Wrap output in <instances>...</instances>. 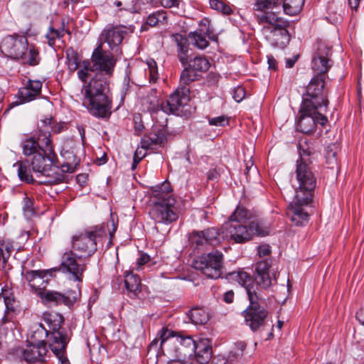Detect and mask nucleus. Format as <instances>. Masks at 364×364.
Segmentation results:
<instances>
[{
	"mask_svg": "<svg viewBox=\"0 0 364 364\" xmlns=\"http://www.w3.org/2000/svg\"><path fill=\"white\" fill-rule=\"evenodd\" d=\"M114 6L119 8L120 11L122 10H129V4L128 1H125L124 0H116L113 3Z\"/></svg>",
	"mask_w": 364,
	"mask_h": 364,
	"instance_id": "60",
	"label": "nucleus"
},
{
	"mask_svg": "<svg viewBox=\"0 0 364 364\" xmlns=\"http://www.w3.org/2000/svg\"><path fill=\"white\" fill-rule=\"evenodd\" d=\"M198 364H208L212 358V346L208 339H200L197 341L196 348L193 351Z\"/></svg>",
	"mask_w": 364,
	"mask_h": 364,
	"instance_id": "27",
	"label": "nucleus"
},
{
	"mask_svg": "<svg viewBox=\"0 0 364 364\" xmlns=\"http://www.w3.org/2000/svg\"><path fill=\"white\" fill-rule=\"evenodd\" d=\"M93 67L96 68L95 74H102L105 78H110L114 72L117 60L114 55L108 50H104L102 45H99L93 51L91 56Z\"/></svg>",
	"mask_w": 364,
	"mask_h": 364,
	"instance_id": "18",
	"label": "nucleus"
},
{
	"mask_svg": "<svg viewBox=\"0 0 364 364\" xmlns=\"http://www.w3.org/2000/svg\"><path fill=\"white\" fill-rule=\"evenodd\" d=\"M321 110L318 108H311L307 110L304 109V105L301 104L296 130L306 134H311L315 131L318 124L324 127L328 120L326 116L321 112Z\"/></svg>",
	"mask_w": 364,
	"mask_h": 364,
	"instance_id": "12",
	"label": "nucleus"
},
{
	"mask_svg": "<svg viewBox=\"0 0 364 364\" xmlns=\"http://www.w3.org/2000/svg\"><path fill=\"white\" fill-rule=\"evenodd\" d=\"M177 46V56L183 65H186L189 58V42L188 39L183 35L176 33L173 36Z\"/></svg>",
	"mask_w": 364,
	"mask_h": 364,
	"instance_id": "30",
	"label": "nucleus"
},
{
	"mask_svg": "<svg viewBox=\"0 0 364 364\" xmlns=\"http://www.w3.org/2000/svg\"><path fill=\"white\" fill-rule=\"evenodd\" d=\"M136 6L139 9L159 6L158 0H136Z\"/></svg>",
	"mask_w": 364,
	"mask_h": 364,
	"instance_id": "48",
	"label": "nucleus"
},
{
	"mask_svg": "<svg viewBox=\"0 0 364 364\" xmlns=\"http://www.w3.org/2000/svg\"><path fill=\"white\" fill-rule=\"evenodd\" d=\"M172 191L167 181L151 188L153 208L150 214L156 223L171 224L178 220V208Z\"/></svg>",
	"mask_w": 364,
	"mask_h": 364,
	"instance_id": "4",
	"label": "nucleus"
},
{
	"mask_svg": "<svg viewBox=\"0 0 364 364\" xmlns=\"http://www.w3.org/2000/svg\"><path fill=\"white\" fill-rule=\"evenodd\" d=\"M180 347H178L179 353L184 358H193V351L196 348L197 341H194L190 336H180L177 338Z\"/></svg>",
	"mask_w": 364,
	"mask_h": 364,
	"instance_id": "33",
	"label": "nucleus"
},
{
	"mask_svg": "<svg viewBox=\"0 0 364 364\" xmlns=\"http://www.w3.org/2000/svg\"><path fill=\"white\" fill-rule=\"evenodd\" d=\"M299 58V55H294L291 58L286 59V68H291L295 65L296 62L298 60Z\"/></svg>",
	"mask_w": 364,
	"mask_h": 364,
	"instance_id": "63",
	"label": "nucleus"
},
{
	"mask_svg": "<svg viewBox=\"0 0 364 364\" xmlns=\"http://www.w3.org/2000/svg\"><path fill=\"white\" fill-rule=\"evenodd\" d=\"M229 220H235L242 224L250 225L251 230L255 228H258L257 230H262V228L269 229L268 227L265 225L264 220L259 216L256 210H249L240 203L232 213Z\"/></svg>",
	"mask_w": 364,
	"mask_h": 364,
	"instance_id": "20",
	"label": "nucleus"
},
{
	"mask_svg": "<svg viewBox=\"0 0 364 364\" xmlns=\"http://www.w3.org/2000/svg\"><path fill=\"white\" fill-rule=\"evenodd\" d=\"M188 38L193 41V44L199 49H205L209 46V42L206 39L208 38L207 35L189 33Z\"/></svg>",
	"mask_w": 364,
	"mask_h": 364,
	"instance_id": "43",
	"label": "nucleus"
},
{
	"mask_svg": "<svg viewBox=\"0 0 364 364\" xmlns=\"http://www.w3.org/2000/svg\"><path fill=\"white\" fill-rule=\"evenodd\" d=\"M16 316L4 311V316L0 321V325L4 326L9 322H14Z\"/></svg>",
	"mask_w": 364,
	"mask_h": 364,
	"instance_id": "59",
	"label": "nucleus"
},
{
	"mask_svg": "<svg viewBox=\"0 0 364 364\" xmlns=\"http://www.w3.org/2000/svg\"><path fill=\"white\" fill-rule=\"evenodd\" d=\"M223 240L220 228H209L203 230H193L188 235V242L191 248L198 252L205 250L208 247L216 246Z\"/></svg>",
	"mask_w": 364,
	"mask_h": 364,
	"instance_id": "14",
	"label": "nucleus"
},
{
	"mask_svg": "<svg viewBox=\"0 0 364 364\" xmlns=\"http://www.w3.org/2000/svg\"><path fill=\"white\" fill-rule=\"evenodd\" d=\"M282 5V0H257L255 4V10L259 11V14L268 12L269 9H280ZM277 14V12L275 11Z\"/></svg>",
	"mask_w": 364,
	"mask_h": 364,
	"instance_id": "38",
	"label": "nucleus"
},
{
	"mask_svg": "<svg viewBox=\"0 0 364 364\" xmlns=\"http://www.w3.org/2000/svg\"><path fill=\"white\" fill-rule=\"evenodd\" d=\"M91 63L92 61L89 60L81 61V68L77 70V77L84 83H87L90 76V72H97L96 68L93 67V64L92 65Z\"/></svg>",
	"mask_w": 364,
	"mask_h": 364,
	"instance_id": "40",
	"label": "nucleus"
},
{
	"mask_svg": "<svg viewBox=\"0 0 364 364\" xmlns=\"http://www.w3.org/2000/svg\"><path fill=\"white\" fill-rule=\"evenodd\" d=\"M0 50L6 57L21 60L23 65L36 66L41 60L39 51L35 46H28L26 37L17 33L4 38L0 43Z\"/></svg>",
	"mask_w": 364,
	"mask_h": 364,
	"instance_id": "6",
	"label": "nucleus"
},
{
	"mask_svg": "<svg viewBox=\"0 0 364 364\" xmlns=\"http://www.w3.org/2000/svg\"><path fill=\"white\" fill-rule=\"evenodd\" d=\"M180 76V84L189 85L191 82L199 80L203 73H205L210 66L209 60L202 55H197L191 59H188L186 65H183Z\"/></svg>",
	"mask_w": 364,
	"mask_h": 364,
	"instance_id": "17",
	"label": "nucleus"
},
{
	"mask_svg": "<svg viewBox=\"0 0 364 364\" xmlns=\"http://www.w3.org/2000/svg\"><path fill=\"white\" fill-rule=\"evenodd\" d=\"M166 141L165 131L163 129H160L156 132H151L141 138V148L153 150L158 145L160 146H164Z\"/></svg>",
	"mask_w": 364,
	"mask_h": 364,
	"instance_id": "28",
	"label": "nucleus"
},
{
	"mask_svg": "<svg viewBox=\"0 0 364 364\" xmlns=\"http://www.w3.org/2000/svg\"><path fill=\"white\" fill-rule=\"evenodd\" d=\"M76 253L73 251L65 252L61 258V263L59 267V270H61L63 273H69L72 275V278L74 281L77 282L80 287L82 279L83 274L86 270L85 264H79L77 262Z\"/></svg>",
	"mask_w": 364,
	"mask_h": 364,
	"instance_id": "21",
	"label": "nucleus"
},
{
	"mask_svg": "<svg viewBox=\"0 0 364 364\" xmlns=\"http://www.w3.org/2000/svg\"><path fill=\"white\" fill-rule=\"evenodd\" d=\"M326 78L323 74H316L311 78L302 96L301 104L304 105V109L318 108L327 111L329 90L326 87Z\"/></svg>",
	"mask_w": 364,
	"mask_h": 364,
	"instance_id": "9",
	"label": "nucleus"
},
{
	"mask_svg": "<svg viewBox=\"0 0 364 364\" xmlns=\"http://www.w3.org/2000/svg\"><path fill=\"white\" fill-rule=\"evenodd\" d=\"M4 301L6 306L5 311L9 312L14 316H16L19 312L18 301L14 297L11 298L9 296L3 295Z\"/></svg>",
	"mask_w": 364,
	"mask_h": 364,
	"instance_id": "42",
	"label": "nucleus"
},
{
	"mask_svg": "<svg viewBox=\"0 0 364 364\" xmlns=\"http://www.w3.org/2000/svg\"><path fill=\"white\" fill-rule=\"evenodd\" d=\"M267 63H268V68L269 70H274V71L277 70L278 63L273 55H267Z\"/></svg>",
	"mask_w": 364,
	"mask_h": 364,
	"instance_id": "61",
	"label": "nucleus"
},
{
	"mask_svg": "<svg viewBox=\"0 0 364 364\" xmlns=\"http://www.w3.org/2000/svg\"><path fill=\"white\" fill-rule=\"evenodd\" d=\"M42 82L40 80H29L26 86L19 89V103L23 104L36 100L41 94Z\"/></svg>",
	"mask_w": 364,
	"mask_h": 364,
	"instance_id": "26",
	"label": "nucleus"
},
{
	"mask_svg": "<svg viewBox=\"0 0 364 364\" xmlns=\"http://www.w3.org/2000/svg\"><path fill=\"white\" fill-rule=\"evenodd\" d=\"M48 352L46 341L42 340L37 343H30L22 352L24 360L29 363L44 362L45 355Z\"/></svg>",
	"mask_w": 364,
	"mask_h": 364,
	"instance_id": "25",
	"label": "nucleus"
},
{
	"mask_svg": "<svg viewBox=\"0 0 364 364\" xmlns=\"http://www.w3.org/2000/svg\"><path fill=\"white\" fill-rule=\"evenodd\" d=\"M235 294L232 290L228 291L223 295V301L227 304L233 302Z\"/></svg>",
	"mask_w": 364,
	"mask_h": 364,
	"instance_id": "62",
	"label": "nucleus"
},
{
	"mask_svg": "<svg viewBox=\"0 0 364 364\" xmlns=\"http://www.w3.org/2000/svg\"><path fill=\"white\" fill-rule=\"evenodd\" d=\"M210 6L211 9L224 14H230L232 12L231 8L220 0H210Z\"/></svg>",
	"mask_w": 364,
	"mask_h": 364,
	"instance_id": "44",
	"label": "nucleus"
},
{
	"mask_svg": "<svg viewBox=\"0 0 364 364\" xmlns=\"http://www.w3.org/2000/svg\"><path fill=\"white\" fill-rule=\"evenodd\" d=\"M124 286L127 294L130 296H136L141 291V279L139 275L133 272H125L124 279Z\"/></svg>",
	"mask_w": 364,
	"mask_h": 364,
	"instance_id": "31",
	"label": "nucleus"
},
{
	"mask_svg": "<svg viewBox=\"0 0 364 364\" xmlns=\"http://www.w3.org/2000/svg\"><path fill=\"white\" fill-rule=\"evenodd\" d=\"M313 199H306L304 197L298 198L294 196L293 201L289 205L287 215L297 226L304 225L309 220V215L303 208L312 202Z\"/></svg>",
	"mask_w": 364,
	"mask_h": 364,
	"instance_id": "23",
	"label": "nucleus"
},
{
	"mask_svg": "<svg viewBox=\"0 0 364 364\" xmlns=\"http://www.w3.org/2000/svg\"><path fill=\"white\" fill-rule=\"evenodd\" d=\"M44 321L48 323L50 330L48 333L61 331L62 330H70L63 326L64 323V318L60 314H44Z\"/></svg>",
	"mask_w": 364,
	"mask_h": 364,
	"instance_id": "34",
	"label": "nucleus"
},
{
	"mask_svg": "<svg viewBox=\"0 0 364 364\" xmlns=\"http://www.w3.org/2000/svg\"><path fill=\"white\" fill-rule=\"evenodd\" d=\"M223 255L219 251L203 254L193 261V267L208 278L218 279L222 274Z\"/></svg>",
	"mask_w": 364,
	"mask_h": 364,
	"instance_id": "11",
	"label": "nucleus"
},
{
	"mask_svg": "<svg viewBox=\"0 0 364 364\" xmlns=\"http://www.w3.org/2000/svg\"><path fill=\"white\" fill-rule=\"evenodd\" d=\"M109 79L95 74L84 86V97L88 112L97 118L109 119L112 114V100L109 95Z\"/></svg>",
	"mask_w": 364,
	"mask_h": 364,
	"instance_id": "3",
	"label": "nucleus"
},
{
	"mask_svg": "<svg viewBox=\"0 0 364 364\" xmlns=\"http://www.w3.org/2000/svg\"><path fill=\"white\" fill-rule=\"evenodd\" d=\"M67 125L65 122L58 123L53 119L52 132L55 134H59L64 130L67 129Z\"/></svg>",
	"mask_w": 364,
	"mask_h": 364,
	"instance_id": "57",
	"label": "nucleus"
},
{
	"mask_svg": "<svg viewBox=\"0 0 364 364\" xmlns=\"http://www.w3.org/2000/svg\"><path fill=\"white\" fill-rule=\"evenodd\" d=\"M57 168V170L53 171V173H62L65 176V173H73L74 171V168L68 163L63 164L60 165L59 164L58 166H55ZM66 181L65 182L68 181V176L66 175Z\"/></svg>",
	"mask_w": 364,
	"mask_h": 364,
	"instance_id": "50",
	"label": "nucleus"
},
{
	"mask_svg": "<svg viewBox=\"0 0 364 364\" xmlns=\"http://www.w3.org/2000/svg\"><path fill=\"white\" fill-rule=\"evenodd\" d=\"M257 252L260 257L268 256L271 254L270 246L269 245H266V244L259 245L257 247Z\"/></svg>",
	"mask_w": 364,
	"mask_h": 364,
	"instance_id": "56",
	"label": "nucleus"
},
{
	"mask_svg": "<svg viewBox=\"0 0 364 364\" xmlns=\"http://www.w3.org/2000/svg\"><path fill=\"white\" fill-rule=\"evenodd\" d=\"M14 250V240L7 237H0V262H2L4 266L8 262L9 257Z\"/></svg>",
	"mask_w": 364,
	"mask_h": 364,
	"instance_id": "35",
	"label": "nucleus"
},
{
	"mask_svg": "<svg viewBox=\"0 0 364 364\" xmlns=\"http://www.w3.org/2000/svg\"><path fill=\"white\" fill-rule=\"evenodd\" d=\"M175 332L167 327H163L158 333L159 338L161 341L160 346H162L169 338L175 336Z\"/></svg>",
	"mask_w": 364,
	"mask_h": 364,
	"instance_id": "46",
	"label": "nucleus"
},
{
	"mask_svg": "<svg viewBox=\"0 0 364 364\" xmlns=\"http://www.w3.org/2000/svg\"><path fill=\"white\" fill-rule=\"evenodd\" d=\"M331 47L321 40L316 43V50L312 56L311 66L317 74H323L327 76V73L333 65V60L331 59Z\"/></svg>",
	"mask_w": 364,
	"mask_h": 364,
	"instance_id": "19",
	"label": "nucleus"
},
{
	"mask_svg": "<svg viewBox=\"0 0 364 364\" xmlns=\"http://www.w3.org/2000/svg\"><path fill=\"white\" fill-rule=\"evenodd\" d=\"M193 33L207 35L208 39L210 41H216L218 40V36L213 33V31L210 28V21L206 18H203L200 21L198 28Z\"/></svg>",
	"mask_w": 364,
	"mask_h": 364,
	"instance_id": "41",
	"label": "nucleus"
},
{
	"mask_svg": "<svg viewBox=\"0 0 364 364\" xmlns=\"http://www.w3.org/2000/svg\"><path fill=\"white\" fill-rule=\"evenodd\" d=\"M255 16L259 24H267L262 28V33L272 46L283 48L289 44V21L280 17L276 12H263L257 14Z\"/></svg>",
	"mask_w": 364,
	"mask_h": 364,
	"instance_id": "7",
	"label": "nucleus"
},
{
	"mask_svg": "<svg viewBox=\"0 0 364 364\" xmlns=\"http://www.w3.org/2000/svg\"><path fill=\"white\" fill-rule=\"evenodd\" d=\"M180 0H159V6L161 5L164 8L178 7Z\"/></svg>",
	"mask_w": 364,
	"mask_h": 364,
	"instance_id": "55",
	"label": "nucleus"
},
{
	"mask_svg": "<svg viewBox=\"0 0 364 364\" xmlns=\"http://www.w3.org/2000/svg\"><path fill=\"white\" fill-rule=\"evenodd\" d=\"M66 64L70 73H74L80 66L81 58L77 51L73 47H69L65 50Z\"/></svg>",
	"mask_w": 364,
	"mask_h": 364,
	"instance_id": "37",
	"label": "nucleus"
},
{
	"mask_svg": "<svg viewBox=\"0 0 364 364\" xmlns=\"http://www.w3.org/2000/svg\"><path fill=\"white\" fill-rule=\"evenodd\" d=\"M181 85L166 100L157 105L164 112L183 116L186 111V107L188 106V103L191 100L190 89L188 85Z\"/></svg>",
	"mask_w": 364,
	"mask_h": 364,
	"instance_id": "13",
	"label": "nucleus"
},
{
	"mask_svg": "<svg viewBox=\"0 0 364 364\" xmlns=\"http://www.w3.org/2000/svg\"><path fill=\"white\" fill-rule=\"evenodd\" d=\"M188 318L196 325H204L209 321V314L203 308L196 306L187 313Z\"/></svg>",
	"mask_w": 364,
	"mask_h": 364,
	"instance_id": "36",
	"label": "nucleus"
},
{
	"mask_svg": "<svg viewBox=\"0 0 364 364\" xmlns=\"http://www.w3.org/2000/svg\"><path fill=\"white\" fill-rule=\"evenodd\" d=\"M339 151L340 146L338 144L332 143L326 146L325 150V158L326 162L328 165V168H333L334 166L337 165V154Z\"/></svg>",
	"mask_w": 364,
	"mask_h": 364,
	"instance_id": "39",
	"label": "nucleus"
},
{
	"mask_svg": "<svg viewBox=\"0 0 364 364\" xmlns=\"http://www.w3.org/2000/svg\"><path fill=\"white\" fill-rule=\"evenodd\" d=\"M129 28L124 26H116L105 31V41L107 42L112 50L118 52L119 46L127 36Z\"/></svg>",
	"mask_w": 364,
	"mask_h": 364,
	"instance_id": "24",
	"label": "nucleus"
},
{
	"mask_svg": "<svg viewBox=\"0 0 364 364\" xmlns=\"http://www.w3.org/2000/svg\"><path fill=\"white\" fill-rule=\"evenodd\" d=\"M107 236L105 226L100 224L90 227L84 232L73 236L72 246L79 259H87L97 250V243Z\"/></svg>",
	"mask_w": 364,
	"mask_h": 364,
	"instance_id": "8",
	"label": "nucleus"
},
{
	"mask_svg": "<svg viewBox=\"0 0 364 364\" xmlns=\"http://www.w3.org/2000/svg\"><path fill=\"white\" fill-rule=\"evenodd\" d=\"M220 75L213 72H210L207 75V85L209 87H215L218 85Z\"/></svg>",
	"mask_w": 364,
	"mask_h": 364,
	"instance_id": "51",
	"label": "nucleus"
},
{
	"mask_svg": "<svg viewBox=\"0 0 364 364\" xmlns=\"http://www.w3.org/2000/svg\"><path fill=\"white\" fill-rule=\"evenodd\" d=\"M46 149V145L42 144L38 140V138L36 139L33 136L26 138L22 142V150L23 154L26 158H31L36 154L40 152L41 149Z\"/></svg>",
	"mask_w": 364,
	"mask_h": 364,
	"instance_id": "32",
	"label": "nucleus"
},
{
	"mask_svg": "<svg viewBox=\"0 0 364 364\" xmlns=\"http://www.w3.org/2000/svg\"><path fill=\"white\" fill-rule=\"evenodd\" d=\"M304 4V0H287L286 2H282L284 10L286 11L287 7L294 8V12L301 9Z\"/></svg>",
	"mask_w": 364,
	"mask_h": 364,
	"instance_id": "47",
	"label": "nucleus"
},
{
	"mask_svg": "<svg viewBox=\"0 0 364 364\" xmlns=\"http://www.w3.org/2000/svg\"><path fill=\"white\" fill-rule=\"evenodd\" d=\"M355 317L358 322L364 326V306L357 311Z\"/></svg>",
	"mask_w": 364,
	"mask_h": 364,
	"instance_id": "64",
	"label": "nucleus"
},
{
	"mask_svg": "<svg viewBox=\"0 0 364 364\" xmlns=\"http://www.w3.org/2000/svg\"><path fill=\"white\" fill-rule=\"evenodd\" d=\"M208 123L211 126L225 127L229 124V118L227 116L221 115L216 117H207Z\"/></svg>",
	"mask_w": 364,
	"mask_h": 364,
	"instance_id": "45",
	"label": "nucleus"
},
{
	"mask_svg": "<svg viewBox=\"0 0 364 364\" xmlns=\"http://www.w3.org/2000/svg\"><path fill=\"white\" fill-rule=\"evenodd\" d=\"M163 16V14L157 12L152 14H150L146 19V24L150 26H155L158 24L159 21V17Z\"/></svg>",
	"mask_w": 364,
	"mask_h": 364,
	"instance_id": "52",
	"label": "nucleus"
},
{
	"mask_svg": "<svg viewBox=\"0 0 364 364\" xmlns=\"http://www.w3.org/2000/svg\"><path fill=\"white\" fill-rule=\"evenodd\" d=\"M53 118L52 117L41 119L38 125V140L46 146H53L51 132Z\"/></svg>",
	"mask_w": 364,
	"mask_h": 364,
	"instance_id": "29",
	"label": "nucleus"
},
{
	"mask_svg": "<svg viewBox=\"0 0 364 364\" xmlns=\"http://www.w3.org/2000/svg\"><path fill=\"white\" fill-rule=\"evenodd\" d=\"M272 266V259L266 258L255 264L252 277L242 270L228 274L229 279L237 281L246 290L249 305L242 312V316L245 323L253 332L264 329L268 320L269 313L262 296V289L269 288L273 279L277 282V272L272 273V277L270 276Z\"/></svg>",
	"mask_w": 364,
	"mask_h": 364,
	"instance_id": "1",
	"label": "nucleus"
},
{
	"mask_svg": "<svg viewBox=\"0 0 364 364\" xmlns=\"http://www.w3.org/2000/svg\"><path fill=\"white\" fill-rule=\"evenodd\" d=\"M18 165V176L19 179L26 183L33 184L36 180L32 176V171L45 176L46 180L38 182V184H59L66 181L67 176L62 173H53L52 166H58L59 161L53 146H46L31 158L16 163Z\"/></svg>",
	"mask_w": 364,
	"mask_h": 364,
	"instance_id": "2",
	"label": "nucleus"
},
{
	"mask_svg": "<svg viewBox=\"0 0 364 364\" xmlns=\"http://www.w3.org/2000/svg\"><path fill=\"white\" fill-rule=\"evenodd\" d=\"M23 210L25 213H34V200L31 198H29L26 193L24 194V198L23 200Z\"/></svg>",
	"mask_w": 364,
	"mask_h": 364,
	"instance_id": "49",
	"label": "nucleus"
},
{
	"mask_svg": "<svg viewBox=\"0 0 364 364\" xmlns=\"http://www.w3.org/2000/svg\"><path fill=\"white\" fill-rule=\"evenodd\" d=\"M57 269H40V270H27L23 271L21 274L28 283L32 291L40 294V291L46 289V286L49 282V277L53 276V272Z\"/></svg>",
	"mask_w": 364,
	"mask_h": 364,
	"instance_id": "22",
	"label": "nucleus"
},
{
	"mask_svg": "<svg viewBox=\"0 0 364 364\" xmlns=\"http://www.w3.org/2000/svg\"><path fill=\"white\" fill-rule=\"evenodd\" d=\"M299 159L296 161V179L299 186L295 190V196L313 199L314 191L316 186V178L312 171V158L314 153L306 141L299 142Z\"/></svg>",
	"mask_w": 364,
	"mask_h": 364,
	"instance_id": "5",
	"label": "nucleus"
},
{
	"mask_svg": "<svg viewBox=\"0 0 364 364\" xmlns=\"http://www.w3.org/2000/svg\"><path fill=\"white\" fill-rule=\"evenodd\" d=\"M257 229L251 230L250 225L242 224L235 220H229L220 228V231L221 236H223V240L230 239L237 243H245L252 240L254 235L264 237L269 234V229Z\"/></svg>",
	"mask_w": 364,
	"mask_h": 364,
	"instance_id": "10",
	"label": "nucleus"
},
{
	"mask_svg": "<svg viewBox=\"0 0 364 364\" xmlns=\"http://www.w3.org/2000/svg\"><path fill=\"white\" fill-rule=\"evenodd\" d=\"M38 296L44 303L55 306L63 304L71 308L81 297V287L77 284L75 289H68L64 293L46 289L41 291Z\"/></svg>",
	"mask_w": 364,
	"mask_h": 364,
	"instance_id": "16",
	"label": "nucleus"
},
{
	"mask_svg": "<svg viewBox=\"0 0 364 364\" xmlns=\"http://www.w3.org/2000/svg\"><path fill=\"white\" fill-rule=\"evenodd\" d=\"M245 96V91L242 87H237L234 90L232 97L234 100L240 102L242 101Z\"/></svg>",
	"mask_w": 364,
	"mask_h": 364,
	"instance_id": "53",
	"label": "nucleus"
},
{
	"mask_svg": "<svg viewBox=\"0 0 364 364\" xmlns=\"http://www.w3.org/2000/svg\"><path fill=\"white\" fill-rule=\"evenodd\" d=\"M40 326L46 332L50 350L61 362V364H70L65 354L67 346L73 334L72 331L62 330L61 331L48 333L42 324H40Z\"/></svg>",
	"mask_w": 364,
	"mask_h": 364,
	"instance_id": "15",
	"label": "nucleus"
},
{
	"mask_svg": "<svg viewBox=\"0 0 364 364\" xmlns=\"http://www.w3.org/2000/svg\"><path fill=\"white\" fill-rule=\"evenodd\" d=\"M49 30L51 31V33H54L55 37L59 39L62 38L64 36L65 33H67L69 35L71 34V32L68 28H61L60 30H59L55 29L53 27H50Z\"/></svg>",
	"mask_w": 364,
	"mask_h": 364,
	"instance_id": "58",
	"label": "nucleus"
},
{
	"mask_svg": "<svg viewBox=\"0 0 364 364\" xmlns=\"http://www.w3.org/2000/svg\"><path fill=\"white\" fill-rule=\"evenodd\" d=\"M210 364H234L232 360L227 359L225 356L218 355L211 358Z\"/></svg>",
	"mask_w": 364,
	"mask_h": 364,
	"instance_id": "54",
	"label": "nucleus"
}]
</instances>
